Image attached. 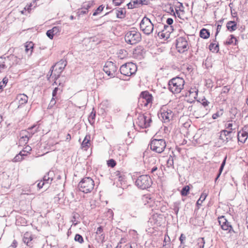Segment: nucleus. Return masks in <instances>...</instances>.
Returning <instances> with one entry per match:
<instances>
[{
    "label": "nucleus",
    "instance_id": "nucleus-58",
    "mask_svg": "<svg viewBox=\"0 0 248 248\" xmlns=\"http://www.w3.org/2000/svg\"><path fill=\"white\" fill-rule=\"evenodd\" d=\"M103 227L102 226H100L97 229L96 233L97 234H101L103 232Z\"/></svg>",
    "mask_w": 248,
    "mask_h": 248
},
{
    "label": "nucleus",
    "instance_id": "nucleus-54",
    "mask_svg": "<svg viewBox=\"0 0 248 248\" xmlns=\"http://www.w3.org/2000/svg\"><path fill=\"white\" fill-rule=\"evenodd\" d=\"M204 240L203 238H200L198 239V244H202V248H203L204 247Z\"/></svg>",
    "mask_w": 248,
    "mask_h": 248
},
{
    "label": "nucleus",
    "instance_id": "nucleus-35",
    "mask_svg": "<svg viewBox=\"0 0 248 248\" xmlns=\"http://www.w3.org/2000/svg\"><path fill=\"white\" fill-rule=\"evenodd\" d=\"M74 239L75 241L78 242L80 244L84 242L83 237L79 234H77L75 235Z\"/></svg>",
    "mask_w": 248,
    "mask_h": 248
},
{
    "label": "nucleus",
    "instance_id": "nucleus-5",
    "mask_svg": "<svg viewBox=\"0 0 248 248\" xmlns=\"http://www.w3.org/2000/svg\"><path fill=\"white\" fill-rule=\"evenodd\" d=\"M137 70V65L131 62L125 63L123 64L120 68L121 73L128 77L135 74Z\"/></svg>",
    "mask_w": 248,
    "mask_h": 248
},
{
    "label": "nucleus",
    "instance_id": "nucleus-56",
    "mask_svg": "<svg viewBox=\"0 0 248 248\" xmlns=\"http://www.w3.org/2000/svg\"><path fill=\"white\" fill-rule=\"evenodd\" d=\"M173 22V20L171 18H168L167 19L166 23H167L168 25L171 26Z\"/></svg>",
    "mask_w": 248,
    "mask_h": 248
},
{
    "label": "nucleus",
    "instance_id": "nucleus-51",
    "mask_svg": "<svg viewBox=\"0 0 248 248\" xmlns=\"http://www.w3.org/2000/svg\"><path fill=\"white\" fill-rule=\"evenodd\" d=\"M124 0H113V2L115 5L119 6Z\"/></svg>",
    "mask_w": 248,
    "mask_h": 248
},
{
    "label": "nucleus",
    "instance_id": "nucleus-31",
    "mask_svg": "<svg viewBox=\"0 0 248 248\" xmlns=\"http://www.w3.org/2000/svg\"><path fill=\"white\" fill-rule=\"evenodd\" d=\"M174 160H173V157L171 155H170L167 160V167H172L173 168H174L173 167V164H174Z\"/></svg>",
    "mask_w": 248,
    "mask_h": 248
},
{
    "label": "nucleus",
    "instance_id": "nucleus-37",
    "mask_svg": "<svg viewBox=\"0 0 248 248\" xmlns=\"http://www.w3.org/2000/svg\"><path fill=\"white\" fill-rule=\"evenodd\" d=\"M56 98L52 97L47 107L48 109H51L56 104Z\"/></svg>",
    "mask_w": 248,
    "mask_h": 248
},
{
    "label": "nucleus",
    "instance_id": "nucleus-14",
    "mask_svg": "<svg viewBox=\"0 0 248 248\" xmlns=\"http://www.w3.org/2000/svg\"><path fill=\"white\" fill-rule=\"evenodd\" d=\"M173 117L172 112L170 109H162L160 113V117L164 123L169 122Z\"/></svg>",
    "mask_w": 248,
    "mask_h": 248
},
{
    "label": "nucleus",
    "instance_id": "nucleus-1",
    "mask_svg": "<svg viewBox=\"0 0 248 248\" xmlns=\"http://www.w3.org/2000/svg\"><path fill=\"white\" fill-rule=\"evenodd\" d=\"M185 80L182 78L176 77L169 80L168 88L173 93H180L184 88Z\"/></svg>",
    "mask_w": 248,
    "mask_h": 248
},
{
    "label": "nucleus",
    "instance_id": "nucleus-41",
    "mask_svg": "<svg viewBox=\"0 0 248 248\" xmlns=\"http://www.w3.org/2000/svg\"><path fill=\"white\" fill-rule=\"evenodd\" d=\"M142 200L144 202L145 204L146 203H149V200H151L150 195H144L142 196Z\"/></svg>",
    "mask_w": 248,
    "mask_h": 248
},
{
    "label": "nucleus",
    "instance_id": "nucleus-59",
    "mask_svg": "<svg viewBox=\"0 0 248 248\" xmlns=\"http://www.w3.org/2000/svg\"><path fill=\"white\" fill-rule=\"evenodd\" d=\"M209 103V102L205 99L202 100V104L204 107L208 106Z\"/></svg>",
    "mask_w": 248,
    "mask_h": 248
},
{
    "label": "nucleus",
    "instance_id": "nucleus-45",
    "mask_svg": "<svg viewBox=\"0 0 248 248\" xmlns=\"http://www.w3.org/2000/svg\"><path fill=\"white\" fill-rule=\"evenodd\" d=\"M127 6L128 9H133L135 8H137V5L135 4V3L133 2V1H131L127 4Z\"/></svg>",
    "mask_w": 248,
    "mask_h": 248
},
{
    "label": "nucleus",
    "instance_id": "nucleus-64",
    "mask_svg": "<svg viewBox=\"0 0 248 248\" xmlns=\"http://www.w3.org/2000/svg\"><path fill=\"white\" fill-rule=\"evenodd\" d=\"M25 151H26V153H29V151L31 150V148L30 146H27L24 148Z\"/></svg>",
    "mask_w": 248,
    "mask_h": 248
},
{
    "label": "nucleus",
    "instance_id": "nucleus-24",
    "mask_svg": "<svg viewBox=\"0 0 248 248\" xmlns=\"http://www.w3.org/2000/svg\"><path fill=\"white\" fill-rule=\"evenodd\" d=\"M200 36L203 39H207L210 36V32L208 30L205 29H202L200 31Z\"/></svg>",
    "mask_w": 248,
    "mask_h": 248
},
{
    "label": "nucleus",
    "instance_id": "nucleus-8",
    "mask_svg": "<svg viewBox=\"0 0 248 248\" xmlns=\"http://www.w3.org/2000/svg\"><path fill=\"white\" fill-rule=\"evenodd\" d=\"M152 122L151 116L149 114L139 115L137 124L141 128H146L150 126Z\"/></svg>",
    "mask_w": 248,
    "mask_h": 248
},
{
    "label": "nucleus",
    "instance_id": "nucleus-53",
    "mask_svg": "<svg viewBox=\"0 0 248 248\" xmlns=\"http://www.w3.org/2000/svg\"><path fill=\"white\" fill-rule=\"evenodd\" d=\"M31 238H28L25 236H24L23 238V242L27 244H28L29 243V242L31 241Z\"/></svg>",
    "mask_w": 248,
    "mask_h": 248
},
{
    "label": "nucleus",
    "instance_id": "nucleus-48",
    "mask_svg": "<svg viewBox=\"0 0 248 248\" xmlns=\"http://www.w3.org/2000/svg\"><path fill=\"white\" fill-rule=\"evenodd\" d=\"M232 133V131H230V130L228 131V130H223L221 131L220 138L222 137V135H224L226 137V136H228L230 134H231Z\"/></svg>",
    "mask_w": 248,
    "mask_h": 248
},
{
    "label": "nucleus",
    "instance_id": "nucleus-20",
    "mask_svg": "<svg viewBox=\"0 0 248 248\" xmlns=\"http://www.w3.org/2000/svg\"><path fill=\"white\" fill-rule=\"evenodd\" d=\"M9 61L8 58L0 57V72H1L3 70L7 67L6 63Z\"/></svg>",
    "mask_w": 248,
    "mask_h": 248
},
{
    "label": "nucleus",
    "instance_id": "nucleus-60",
    "mask_svg": "<svg viewBox=\"0 0 248 248\" xmlns=\"http://www.w3.org/2000/svg\"><path fill=\"white\" fill-rule=\"evenodd\" d=\"M45 182L41 181L37 185L38 187L40 189L43 187V186L45 185Z\"/></svg>",
    "mask_w": 248,
    "mask_h": 248
},
{
    "label": "nucleus",
    "instance_id": "nucleus-39",
    "mask_svg": "<svg viewBox=\"0 0 248 248\" xmlns=\"http://www.w3.org/2000/svg\"><path fill=\"white\" fill-rule=\"evenodd\" d=\"M209 49L210 50L213 51H218V45H215V44L211 43L209 45Z\"/></svg>",
    "mask_w": 248,
    "mask_h": 248
},
{
    "label": "nucleus",
    "instance_id": "nucleus-7",
    "mask_svg": "<svg viewBox=\"0 0 248 248\" xmlns=\"http://www.w3.org/2000/svg\"><path fill=\"white\" fill-rule=\"evenodd\" d=\"M166 147V141L164 139H153L150 142L151 149L157 153H162Z\"/></svg>",
    "mask_w": 248,
    "mask_h": 248
},
{
    "label": "nucleus",
    "instance_id": "nucleus-21",
    "mask_svg": "<svg viewBox=\"0 0 248 248\" xmlns=\"http://www.w3.org/2000/svg\"><path fill=\"white\" fill-rule=\"evenodd\" d=\"M66 65L67 62L65 60H61L60 61L58 62L54 66H56V67H58L60 73H61L64 69Z\"/></svg>",
    "mask_w": 248,
    "mask_h": 248
},
{
    "label": "nucleus",
    "instance_id": "nucleus-44",
    "mask_svg": "<svg viewBox=\"0 0 248 248\" xmlns=\"http://www.w3.org/2000/svg\"><path fill=\"white\" fill-rule=\"evenodd\" d=\"M232 122V121H231ZM225 127L227 129H229L230 131H232L235 129V128H232L233 127V124L232 123H227L225 124Z\"/></svg>",
    "mask_w": 248,
    "mask_h": 248
},
{
    "label": "nucleus",
    "instance_id": "nucleus-12",
    "mask_svg": "<svg viewBox=\"0 0 248 248\" xmlns=\"http://www.w3.org/2000/svg\"><path fill=\"white\" fill-rule=\"evenodd\" d=\"M152 100V96L147 91L142 92L140 96L139 102L141 105L147 106Z\"/></svg>",
    "mask_w": 248,
    "mask_h": 248
},
{
    "label": "nucleus",
    "instance_id": "nucleus-27",
    "mask_svg": "<svg viewBox=\"0 0 248 248\" xmlns=\"http://www.w3.org/2000/svg\"><path fill=\"white\" fill-rule=\"evenodd\" d=\"M159 26H163V29L162 30V31H165L168 33H169V34H170V32H171L172 31H173L172 27L171 26H169V25L161 24L160 25H159L157 27V28Z\"/></svg>",
    "mask_w": 248,
    "mask_h": 248
},
{
    "label": "nucleus",
    "instance_id": "nucleus-61",
    "mask_svg": "<svg viewBox=\"0 0 248 248\" xmlns=\"http://www.w3.org/2000/svg\"><path fill=\"white\" fill-rule=\"evenodd\" d=\"M221 28V25L218 24L217 28V31L216 33V36L217 35V34L218 33V32L220 31Z\"/></svg>",
    "mask_w": 248,
    "mask_h": 248
},
{
    "label": "nucleus",
    "instance_id": "nucleus-19",
    "mask_svg": "<svg viewBox=\"0 0 248 248\" xmlns=\"http://www.w3.org/2000/svg\"><path fill=\"white\" fill-rule=\"evenodd\" d=\"M224 43L226 45L236 46L237 45V40L233 35L231 34Z\"/></svg>",
    "mask_w": 248,
    "mask_h": 248
},
{
    "label": "nucleus",
    "instance_id": "nucleus-62",
    "mask_svg": "<svg viewBox=\"0 0 248 248\" xmlns=\"http://www.w3.org/2000/svg\"><path fill=\"white\" fill-rule=\"evenodd\" d=\"M186 239V236L183 234H182L179 238V240L181 241V243H183V241Z\"/></svg>",
    "mask_w": 248,
    "mask_h": 248
},
{
    "label": "nucleus",
    "instance_id": "nucleus-34",
    "mask_svg": "<svg viewBox=\"0 0 248 248\" xmlns=\"http://www.w3.org/2000/svg\"><path fill=\"white\" fill-rule=\"evenodd\" d=\"M8 81L7 78L5 77L3 78L2 80L0 82V90H2L3 88L5 86Z\"/></svg>",
    "mask_w": 248,
    "mask_h": 248
},
{
    "label": "nucleus",
    "instance_id": "nucleus-42",
    "mask_svg": "<svg viewBox=\"0 0 248 248\" xmlns=\"http://www.w3.org/2000/svg\"><path fill=\"white\" fill-rule=\"evenodd\" d=\"M107 164L108 167L113 168L116 165V163L114 159H110L107 161Z\"/></svg>",
    "mask_w": 248,
    "mask_h": 248
},
{
    "label": "nucleus",
    "instance_id": "nucleus-17",
    "mask_svg": "<svg viewBox=\"0 0 248 248\" xmlns=\"http://www.w3.org/2000/svg\"><path fill=\"white\" fill-rule=\"evenodd\" d=\"M16 99L18 100L20 105L25 104L28 99V97L25 94H19L16 97Z\"/></svg>",
    "mask_w": 248,
    "mask_h": 248
},
{
    "label": "nucleus",
    "instance_id": "nucleus-38",
    "mask_svg": "<svg viewBox=\"0 0 248 248\" xmlns=\"http://www.w3.org/2000/svg\"><path fill=\"white\" fill-rule=\"evenodd\" d=\"M22 152H20L18 155H17L13 159L14 162H18L22 160L23 157H22Z\"/></svg>",
    "mask_w": 248,
    "mask_h": 248
},
{
    "label": "nucleus",
    "instance_id": "nucleus-40",
    "mask_svg": "<svg viewBox=\"0 0 248 248\" xmlns=\"http://www.w3.org/2000/svg\"><path fill=\"white\" fill-rule=\"evenodd\" d=\"M223 114V110L221 109L219 111L217 112L216 113H214L212 115V118L214 119H216L218 117H219Z\"/></svg>",
    "mask_w": 248,
    "mask_h": 248
},
{
    "label": "nucleus",
    "instance_id": "nucleus-43",
    "mask_svg": "<svg viewBox=\"0 0 248 248\" xmlns=\"http://www.w3.org/2000/svg\"><path fill=\"white\" fill-rule=\"evenodd\" d=\"M179 204L180 202H176L174 203L173 210L176 214H177L179 210Z\"/></svg>",
    "mask_w": 248,
    "mask_h": 248
},
{
    "label": "nucleus",
    "instance_id": "nucleus-11",
    "mask_svg": "<svg viewBox=\"0 0 248 248\" xmlns=\"http://www.w3.org/2000/svg\"><path fill=\"white\" fill-rule=\"evenodd\" d=\"M117 68L115 64L110 61L107 62L104 66V71L109 76L114 77Z\"/></svg>",
    "mask_w": 248,
    "mask_h": 248
},
{
    "label": "nucleus",
    "instance_id": "nucleus-57",
    "mask_svg": "<svg viewBox=\"0 0 248 248\" xmlns=\"http://www.w3.org/2000/svg\"><path fill=\"white\" fill-rule=\"evenodd\" d=\"M17 246V242L16 240H14L11 245V247L13 248H16Z\"/></svg>",
    "mask_w": 248,
    "mask_h": 248
},
{
    "label": "nucleus",
    "instance_id": "nucleus-32",
    "mask_svg": "<svg viewBox=\"0 0 248 248\" xmlns=\"http://www.w3.org/2000/svg\"><path fill=\"white\" fill-rule=\"evenodd\" d=\"M49 174L46 175L43 177V180L42 182H45V184H50L53 180L52 178L49 177Z\"/></svg>",
    "mask_w": 248,
    "mask_h": 248
},
{
    "label": "nucleus",
    "instance_id": "nucleus-49",
    "mask_svg": "<svg viewBox=\"0 0 248 248\" xmlns=\"http://www.w3.org/2000/svg\"><path fill=\"white\" fill-rule=\"evenodd\" d=\"M51 30L52 31V32H53V33H54L55 34H56L57 33H58V32H59L60 31V28L58 26H55L54 27H53Z\"/></svg>",
    "mask_w": 248,
    "mask_h": 248
},
{
    "label": "nucleus",
    "instance_id": "nucleus-23",
    "mask_svg": "<svg viewBox=\"0 0 248 248\" xmlns=\"http://www.w3.org/2000/svg\"><path fill=\"white\" fill-rule=\"evenodd\" d=\"M88 13V8H81V9H78V12H77L78 19H79L80 17H82L83 16L86 15Z\"/></svg>",
    "mask_w": 248,
    "mask_h": 248
},
{
    "label": "nucleus",
    "instance_id": "nucleus-46",
    "mask_svg": "<svg viewBox=\"0 0 248 248\" xmlns=\"http://www.w3.org/2000/svg\"><path fill=\"white\" fill-rule=\"evenodd\" d=\"M226 159V157L224 159V160L223 161V162H222V163L221 164V166L219 169L218 174H221L222 173V170L224 169V166L225 165Z\"/></svg>",
    "mask_w": 248,
    "mask_h": 248
},
{
    "label": "nucleus",
    "instance_id": "nucleus-36",
    "mask_svg": "<svg viewBox=\"0 0 248 248\" xmlns=\"http://www.w3.org/2000/svg\"><path fill=\"white\" fill-rule=\"evenodd\" d=\"M104 9V7L102 5L99 6L93 12V16H96L98 15L100 13H101Z\"/></svg>",
    "mask_w": 248,
    "mask_h": 248
},
{
    "label": "nucleus",
    "instance_id": "nucleus-29",
    "mask_svg": "<svg viewBox=\"0 0 248 248\" xmlns=\"http://www.w3.org/2000/svg\"><path fill=\"white\" fill-rule=\"evenodd\" d=\"M207 196V194L205 193H203L200 196V198L197 202V204L201 205L202 203L205 200L206 197Z\"/></svg>",
    "mask_w": 248,
    "mask_h": 248
},
{
    "label": "nucleus",
    "instance_id": "nucleus-52",
    "mask_svg": "<svg viewBox=\"0 0 248 248\" xmlns=\"http://www.w3.org/2000/svg\"><path fill=\"white\" fill-rule=\"evenodd\" d=\"M230 91V88L228 87V86H224L223 87L221 93H228L229 91Z\"/></svg>",
    "mask_w": 248,
    "mask_h": 248
},
{
    "label": "nucleus",
    "instance_id": "nucleus-16",
    "mask_svg": "<svg viewBox=\"0 0 248 248\" xmlns=\"http://www.w3.org/2000/svg\"><path fill=\"white\" fill-rule=\"evenodd\" d=\"M33 46L34 44L32 42H27L25 43V51L28 56H30L32 54Z\"/></svg>",
    "mask_w": 248,
    "mask_h": 248
},
{
    "label": "nucleus",
    "instance_id": "nucleus-15",
    "mask_svg": "<svg viewBox=\"0 0 248 248\" xmlns=\"http://www.w3.org/2000/svg\"><path fill=\"white\" fill-rule=\"evenodd\" d=\"M248 137V133L246 131H244V128L242 129V132L239 131L237 133V139L239 142L244 143L247 140Z\"/></svg>",
    "mask_w": 248,
    "mask_h": 248
},
{
    "label": "nucleus",
    "instance_id": "nucleus-6",
    "mask_svg": "<svg viewBox=\"0 0 248 248\" xmlns=\"http://www.w3.org/2000/svg\"><path fill=\"white\" fill-rule=\"evenodd\" d=\"M140 29L143 31V32L149 35L151 34L154 31V24L151 22V20L144 16L141 20L140 24Z\"/></svg>",
    "mask_w": 248,
    "mask_h": 248
},
{
    "label": "nucleus",
    "instance_id": "nucleus-10",
    "mask_svg": "<svg viewBox=\"0 0 248 248\" xmlns=\"http://www.w3.org/2000/svg\"><path fill=\"white\" fill-rule=\"evenodd\" d=\"M35 127V125H33L28 128L27 130H22L20 134L21 140H23L25 143H27L29 139L37 131Z\"/></svg>",
    "mask_w": 248,
    "mask_h": 248
},
{
    "label": "nucleus",
    "instance_id": "nucleus-55",
    "mask_svg": "<svg viewBox=\"0 0 248 248\" xmlns=\"http://www.w3.org/2000/svg\"><path fill=\"white\" fill-rule=\"evenodd\" d=\"M54 66H52L50 70V71L49 72L48 74H47V77L48 79H49V78H50V77L52 75V72L54 70Z\"/></svg>",
    "mask_w": 248,
    "mask_h": 248
},
{
    "label": "nucleus",
    "instance_id": "nucleus-50",
    "mask_svg": "<svg viewBox=\"0 0 248 248\" xmlns=\"http://www.w3.org/2000/svg\"><path fill=\"white\" fill-rule=\"evenodd\" d=\"M59 90H61V91H62V90H61L60 89L58 88V87H55V89L53 90V92H52V97H54V98H57L56 95H57V92Z\"/></svg>",
    "mask_w": 248,
    "mask_h": 248
},
{
    "label": "nucleus",
    "instance_id": "nucleus-18",
    "mask_svg": "<svg viewBox=\"0 0 248 248\" xmlns=\"http://www.w3.org/2000/svg\"><path fill=\"white\" fill-rule=\"evenodd\" d=\"M90 145V136L86 135L82 142L81 147L84 150H87Z\"/></svg>",
    "mask_w": 248,
    "mask_h": 248
},
{
    "label": "nucleus",
    "instance_id": "nucleus-28",
    "mask_svg": "<svg viewBox=\"0 0 248 248\" xmlns=\"http://www.w3.org/2000/svg\"><path fill=\"white\" fill-rule=\"evenodd\" d=\"M155 32L156 33H157V35L162 38H166L167 39L170 36L169 33L163 31L162 30H161V31H159L158 32H157V31L156 30Z\"/></svg>",
    "mask_w": 248,
    "mask_h": 248
},
{
    "label": "nucleus",
    "instance_id": "nucleus-4",
    "mask_svg": "<svg viewBox=\"0 0 248 248\" xmlns=\"http://www.w3.org/2000/svg\"><path fill=\"white\" fill-rule=\"evenodd\" d=\"M135 184L139 188L141 189H145L151 186L152 181L149 175H141L138 177Z\"/></svg>",
    "mask_w": 248,
    "mask_h": 248
},
{
    "label": "nucleus",
    "instance_id": "nucleus-22",
    "mask_svg": "<svg viewBox=\"0 0 248 248\" xmlns=\"http://www.w3.org/2000/svg\"><path fill=\"white\" fill-rule=\"evenodd\" d=\"M226 27L230 31L232 32L236 29V23L235 21H230L227 22Z\"/></svg>",
    "mask_w": 248,
    "mask_h": 248
},
{
    "label": "nucleus",
    "instance_id": "nucleus-3",
    "mask_svg": "<svg viewBox=\"0 0 248 248\" xmlns=\"http://www.w3.org/2000/svg\"><path fill=\"white\" fill-rule=\"evenodd\" d=\"M141 34L135 28L128 31L125 35V42L130 45H135L141 40Z\"/></svg>",
    "mask_w": 248,
    "mask_h": 248
},
{
    "label": "nucleus",
    "instance_id": "nucleus-26",
    "mask_svg": "<svg viewBox=\"0 0 248 248\" xmlns=\"http://www.w3.org/2000/svg\"><path fill=\"white\" fill-rule=\"evenodd\" d=\"M125 10L124 9H119L116 11V16L118 18H122L125 16Z\"/></svg>",
    "mask_w": 248,
    "mask_h": 248
},
{
    "label": "nucleus",
    "instance_id": "nucleus-9",
    "mask_svg": "<svg viewBox=\"0 0 248 248\" xmlns=\"http://www.w3.org/2000/svg\"><path fill=\"white\" fill-rule=\"evenodd\" d=\"M176 47L179 53H184L189 49L187 39L184 37H179L176 40Z\"/></svg>",
    "mask_w": 248,
    "mask_h": 248
},
{
    "label": "nucleus",
    "instance_id": "nucleus-13",
    "mask_svg": "<svg viewBox=\"0 0 248 248\" xmlns=\"http://www.w3.org/2000/svg\"><path fill=\"white\" fill-rule=\"evenodd\" d=\"M218 222L222 230L228 231L231 232L232 231L234 232L230 223L228 221L224 216L218 217Z\"/></svg>",
    "mask_w": 248,
    "mask_h": 248
},
{
    "label": "nucleus",
    "instance_id": "nucleus-33",
    "mask_svg": "<svg viewBox=\"0 0 248 248\" xmlns=\"http://www.w3.org/2000/svg\"><path fill=\"white\" fill-rule=\"evenodd\" d=\"M95 117V112L92 111L88 117V120L90 124L93 123Z\"/></svg>",
    "mask_w": 248,
    "mask_h": 248
},
{
    "label": "nucleus",
    "instance_id": "nucleus-47",
    "mask_svg": "<svg viewBox=\"0 0 248 248\" xmlns=\"http://www.w3.org/2000/svg\"><path fill=\"white\" fill-rule=\"evenodd\" d=\"M46 35L48 38L52 39H53V36L55 35V34L53 33V32H52V31L51 29V30H49L47 31Z\"/></svg>",
    "mask_w": 248,
    "mask_h": 248
},
{
    "label": "nucleus",
    "instance_id": "nucleus-25",
    "mask_svg": "<svg viewBox=\"0 0 248 248\" xmlns=\"http://www.w3.org/2000/svg\"><path fill=\"white\" fill-rule=\"evenodd\" d=\"M133 2L135 3L136 5H137V8L139 7L140 5H148L149 3V0H134Z\"/></svg>",
    "mask_w": 248,
    "mask_h": 248
},
{
    "label": "nucleus",
    "instance_id": "nucleus-63",
    "mask_svg": "<svg viewBox=\"0 0 248 248\" xmlns=\"http://www.w3.org/2000/svg\"><path fill=\"white\" fill-rule=\"evenodd\" d=\"M32 6L33 5L32 4V3H31L30 5L25 7V9L27 10L28 11H29V10H31L32 9Z\"/></svg>",
    "mask_w": 248,
    "mask_h": 248
},
{
    "label": "nucleus",
    "instance_id": "nucleus-2",
    "mask_svg": "<svg viewBox=\"0 0 248 248\" xmlns=\"http://www.w3.org/2000/svg\"><path fill=\"white\" fill-rule=\"evenodd\" d=\"M94 186V181L90 177L82 178L78 186L79 190L84 193H90L93 189Z\"/></svg>",
    "mask_w": 248,
    "mask_h": 248
},
{
    "label": "nucleus",
    "instance_id": "nucleus-30",
    "mask_svg": "<svg viewBox=\"0 0 248 248\" xmlns=\"http://www.w3.org/2000/svg\"><path fill=\"white\" fill-rule=\"evenodd\" d=\"M189 187L188 186H185L181 190V194L183 196H186L188 193Z\"/></svg>",
    "mask_w": 248,
    "mask_h": 248
}]
</instances>
